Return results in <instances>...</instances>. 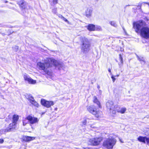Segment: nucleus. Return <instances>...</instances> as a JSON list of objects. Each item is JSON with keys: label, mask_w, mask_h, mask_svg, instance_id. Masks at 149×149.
I'll list each match as a JSON object with an SVG mask.
<instances>
[{"label": "nucleus", "mask_w": 149, "mask_h": 149, "mask_svg": "<svg viewBox=\"0 0 149 149\" xmlns=\"http://www.w3.org/2000/svg\"><path fill=\"white\" fill-rule=\"evenodd\" d=\"M52 65L58 67L60 69L59 67L61 65L58 61L52 58H46L37 64V68L40 70H43L46 74L48 73V69Z\"/></svg>", "instance_id": "nucleus-1"}, {"label": "nucleus", "mask_w": 149, "mask_h": 149, "mask_svg": "<svg viewBox=\"0 0 149 149\" xmlns=\"http://www.w3.org/2000/svg\"><path fill=\"white\" fill-rule=\"evenodd\" d=\"M146 23L144 21H139L133 24V27L136 32L140 31L141 36L146 39L149 38V28L145 27Z\"/></svg>", "instance_id": "nucleus-2"}, {"label": "nucleus", "mask_w": 149, "mask_h": 149, "mask_svg": "<svg viewBox=\"0 0 149 149\" xmlns=\"http://www.w3.org/2000/svg\"><path fill=\"white\" fill-rule=\"evenodd\" d=\"M90 47V43L88 40L85 38H82L81 45V51L84 53H87L89 51Z\"/></svg>", "instance_id": "nucleus-3"}, {"label": "nucleus", "mask_w": 149, "mask_h": 149, "mask_svg": "<svg viewBox=\"0 0 149 149\" xmlns=\"http://www.w3.org/2000/svg\"><path fill=\"white\" fill-rule=\"evenodd\" d=\"M116 140L114 137L110 136L103 143V146L108 149L113 148L115 144Z\"/></svg>", "instance_id": "nucleus-4"}, {"label": "nucleus", "mask_w": 149, "mask_h": 149, "mask_svg": "<svg viewBox=\"0 0 149 149\" xmlns=\"http://www.w3.org/2000/svg\"><path fill=\"white\" fill-rule=\"evenodd\" d=\"M87 110L90 113L95 115L97 118L100 117L102 113L101 111H97L95 106L93 105L88 107Z\"/></svg>", "instance_id": "nucleus-5"}, {"label": "nucleus", "mask_w": 149, "mask_h": 149, "mask_svg": "<svg viewBox=\"0 0 149 149\" xmlns=\"http://www.w3.org/2000/svg\"><path fill=\"white\" fill-rule=\"evenodd\" d=\"M102 140V139L101 137H96L90 139L88 142L90 143V145L95 146L99 145Z\"/></svg>", "instance_id": "nucleus-6"}, {"label": "nucleus", "mask_w": 149, "mask_h": 149, "mask_svg": "<svg viewBox=\"0 0 149 149\" xmlns=\"http://www.w3.org/2000/svg\"><path fill=\"white\" fill-rule=\"evenodd\" d=\"M106 105L108 109H109L110 111L112 110V113L113 114H116V109H114V106H113V103L112 101H109L106 103Z\"/></svg>", "instance_id": "nucleus-7"}, {"label": "nucleus", "mask_w": 149, "mask_h": 149, "mask_svg": "<svg viewBox=\"0 0 149 149\" xmlns=\"http://www.w3.org/2000/svg\"><path fill=\"white\" fill-rule=\"evenodd\" d=\"M41 103L42 105L47 108H49L54 104V103L53 101H47L44 99L41 100Z\"/></svg>", "instance_id": "nucleus-8"}, {"label": "nucleus", "mask_w": 149, "mask_h": 149, "mask_svg": "<svg viewBox=\"0 0 149 149\" xmlns=\"http://www.w3.org/2000/svg\"><path fill=\"white\" fill-rule=\"evenodd\" d=\"M26 118L31 124L37 123L39 121V119L37 118L32 117L30 115L26 117Z\"/></svg>", "instance_id": "nucleus-9"}, {"label": "nucleus", "mask_w": 149, "mask_h": 149, "mask_svg": "<svg viewBox=\"0 0 149 149\" xmlns=\"http://www.w3.org/2000/svg\"><path fill=\"white\" fill-rule=\"evenodd\" d=\"M24 80L27 81L29 83L34 84L36 82V81L33 79L26 74H24Z\"/></svg>", "instance_id": "nucleus-10"}, {"label": "nucleus", "mask_w": 149, "mask_h": 149, "mask_svg": "<svg viewBox=\"0 0 149 149\" xmlns=\"http://www.w3.org/2000/svg\"><path fill=\"white\" fill-rule=\"evenodd\" d=\"M114 109L115 111L117 112L120 113L122 114L124 113L126 111V108L125 107L121 108L120 109H118L119 108V106L118 105H116L114 106Z\"/></svg>", "instance_id": "nucleus-11"}, {"label": "nucleus", "mask_w": 149, "mask_h": 149, "mask_svg": "<svg viewBox=\"0 0 149 149\" xmlns=\"http://www.w3.org/2000/svg\"><path fill=\"white\" fill-rule=\"evenodd\" d=\"M92 8L91 7H89L87 8L86 11V15L87 17H91L92 15Z\"/></svg>", "instance_id": "nucleus-12"}, {"label": "nucleus", "mask_w": 149, "mask_h": 149, "mask_svg": "<svg viewBox=\"0 0 149 149\" xmlns=\"http://www.w3.org/2000/svg\"><path fill=\"white\" fill-rule=\"evenodd\" d=\"M23 140L25 141H30L35 139L34 137H31L27 136H25L23 137Z\"/></svg>", "instance_id": "nucleus-13"}, {"label": "nucleus", "mask_w": 149, "mask_h": 149, "mask_svg": "<svg viewBox=\"0 0 149 149\" xmlns=\"http://www.w3.org/2000/svg\"><path fill=\"white\" fill-rule=\"evenodd\" d=\"M87 27L88 30L90 31H94L95 30V25L93 24H89Z\"/></svg>", "instance_id": "nucleus-14"}, {"label": "nucleus", "mask_w": 149, "mask_h": 149, "mask_svg": "<svg viewBox=\"0 0 149 149\" xmlns=\"http://www.w3.org/2000/svg\"><path fill=\"white\" fill-rule=\"evenodd\" d=\"M93 102L94 103H96L98 105L99 108H101L102 106L100 105V103L99 101L97 99V97H94Z\"/></svg>", "instance_id": "nucleus-15"}, {"label": "nucleus", "mask_w": 149, "mask_h": 149, "mask_svg": "<svg viewBox=\"0 0 149 149\" xmlns=\"http://www.w3.org/2000/svg\"><path fill=\"white\" fill-rule=\"evenodd\" d=\"M146 137H143L139 136L138 138V140L141 142L146 143Z\"/></svg>", "instance_id": "nucleus-16"}, {"label": "nucleus", "mask_w": 149, "mask_h": 149, "mask_svg": "<svg viewBox=\"0 0 149 149\" xmlns=\"http://www.w3.org/2000/svg\"><path fill=\"white\" fill-rule=\"evenodd\" d=\"M19 119V116L18 115L15 114L13 117V121L17 123V122Z\"/></svg>", "instance_id": "nucleus-17"}, {"label": "nucleus", "mask_w": 149, "mask_h": 149, "mask_svg": "<svg viewBox=\"0 0 149 149\" xmlns=\"http://www.w3.org/2000/svg\"><path fill=\"white\" fill-rule=\"evenodd\" d=\"M16 123L13 121L12 123H10L9 125V128L11 130L15 129L16 127Z\"/></svg>", "instance_id": "nucleus-18"}, {"label": "nucleus", "mask_w": 149, "mask_h": 149, "mask_svg": "<svg viewBox=\"0 0 149 149\" xmlns=\"http://www.w3.org/2000/svg\"><path fill=\"white\" fill-rule=\"evenodd\" d=\"M18 3L19 6L23 9H25V7L24 5V0H20V1L18 2Z\"/></svg>", "instance_id": "nucleus-19"}, {"label": "nucleus", "mask_w": 149, "mask_h": 149, "mask_svg": "<svg viewBox=\"0 0 149 149\" xmlns=\"http://www.w3.org/2000/svg\"><path fill=\"white\" fill-rule=\"evenodd\" d=\"M26 97L30 101V102L34 100L33 97L30 94L27 95L26 96Z\"/></svg>", "instance_id": "nucleus-20"}, {"label": "nucleus", "mask_w": 149, "mask_h": 149, "mask_svg": "<svg viewBox=\"0 0 149 149\" xmlns=\"http://www.w3.org/2000/svg\"><path fill=\"white\" fill-rule=\"evenodd\" d=\"M30 103L32 104L36 107H38V103L34 100V99L33 100V101L31 102Z\"/></svg>", "instance_id": "nucleus-21"}, {"label": "nucleus", "mask_w": 149, "mask_h": 149, "mask_svg": "<svg viewBox=\"0 0 149 149\" xmlns=\"http://www.w3.org/2000/svg\"><path fill=\"white\" fill-rule=\"evenodd\" d=\"M58 16L60 18L63 19L65 22H68V21L66 18L64 17L62 15L60 14H59L58 15Z\"/></svg>", "instance_id": "nucleus-22"}, {"label": "nucleus", "mask_w": 149, "mask_h": 149, "mask_svg": "<svg viewBox=\"0 0 149 149\" xmlns=\"http://www.w3.org/2000/svg\"><path fill=\"white\" fill-rule=\"evenodd\" d=\"M90 119L88 118H85L83 121L82 123L83 125H85L87 122L89 123Z\"/></svg>", "instance_id": "nucleus-23"}, {"label": "nucleus", "mask_w": 149, "mask_h": 149, "mask_svg": "<svg viewBox=\"0 0 149 149\" xmlns=\"http://www.w3.org/2000/svg\"><path fill=\"white\" fill-rule=\"evenodd\" d=\"M110 23L112 26H114V27H116L117 26V24L115 22L113 21L110 22Z\"/></svg>", "instance_id": "nucleus-24"}, {"label": "nucleus", "mask_w": 149, "mask_h": 149, "mask_svg": "<svg viewBox=\"0 0 149 149\" xmlns=\"http://www.w3.org/2000/svg\"><path fill=\"white\" fill-rule=\"evenodd\" d=\"M27 119L26 118H25L24 119L23 121V125H25L27 124V123H28V121L27 120Z\"/></svg>", "instance_id": "nucleus-25"}, {"label": "nucleus", "mask_w": 149, "mask_h": 149, "mask_svg": "<svg viewBox=\"0 0 149 149\" xmlns=\"http://www.w3.org/2000/svg\"><path fill=\"white\" fill-rule=\"evenodd\" d=\"M102 30L101 27L99 26H96L95 27V30L96 31H101Z\"/></svg>", "instance_id": "nucleus-26"}, {"label": "nucleus", "mask_w": 149, "mask_h": 149, "mask_svg": "<svg viewBox=\"0 0 149 149\" xmlns=\"http://www.w3.org/2000/svg\"><path fill=\"white\" fill-rule=\"evenodd\" d=\"M119 59L120 60V62H121V63L122 64L123 63V58L122 57L121 55L120 54L119 55Z\"/></svg>", "instance_id": "nucleus-27"}, {"label": "nucleus", "mask_w": 149, "mask_h": 149, "mask_svg": "<svg viewBox=\"0 0 149 149\" xmlns=\"http://www.w3.org/2000/svg\"><path fill=\"white\" fill-rule=\"evenodd\" d=\"M18 49V46H15L13 48L14 50L15 51H17V50Z\"/></svg>", "instance_id": "nucleus-28"}, {"label": "nucleus", "mask_w": 149, "mask_h": 149, "mask_svg": "<svg viewBox=\"0 0 149 149\" xmlns=\"http://www.w3.org/2000/svg\"><path fill=\"white\" fill-rule=\"evenodd\" d=\"M111 78L112 79V81L113 82H114L115 80H116V78L113 77V76L112 75L111 77Z\"/></svg>", "instance_id": "nucleus-29"}, {"label": "nucleus", "mask_w": 149, "mask_h": 149, "mask_svg": "<svg viewBox=\"0 0 149 149\" xmlns=\"http://www.w3.org/2000/svg\"><path fill=\"white\" fill-rule=\"evenodd\" d=\"M146 141L148 144H149V138L146 137Z\"/></svg>", "instance_id": "nucleus-30"}, {"label": "nucleus", "mask_w": 149, "mask_h": 149, "mask_svg": "<svg viewBox=\"0 0 149 149\" xmlns=\"http://www.w3.org/2000/svg\"><path fill=\"white\" fill-rule=\"evenodd\" d=\"M58 0H53V2L54 4H56L57 3Z\"/></svg>", "instance_id": "nucleus-31"}, {"label": "nucleus", "mask_w": 149, "mask_h": 149, "mask_svg": "<svg viewBox=\"0 0 149 149\" xmlns=\"http://www.w3.org/2000/svg\"><path fill=\"white\" fill-rule=\"evenodd\" d=\"M146 131L147 132V134L149 135V128H147L146 129Z\"/></svg>", "instance_id": "nucleus-32"}, {"label": "nucleus", "mask_w": 149, "mask_h": 149, "mask_svg": "<svg viewBox=\"0 0 149 149\" xmlns=\"http://www.w3.org/2000/svg\"><path fill=\"white\" fill-rule=\"evenodd\" d=\"M4 142V140L2 139H0V143H2Z\"/></svg>", "instance_id": "nucleus-33"}, {"label": "nucleus", "mask_w": 149, "mask_h": 149, "mask_svg": "<svg viewBox=\"0 0 149 149\" xmlns=\"http://www.w3.org/2000/svg\"><path fill=\"white\" fill-rule=\"evenodd\" d=\"M88 127L89 128V127H91V128H94L95 127H94L92 125H88Z\"/></svg>", "instance_id": "nucleus-34"}, {"label": "nucleus", "mask_w": 149, "mask_h": 149, "mask_svg": "<svg viewBox=\"0 0 149 149\" xmlns=\"http://www.w3.org/2000/svg\"><path fill=\"white\" fill-rule=\"evenodd\" d=\"M120 141L122 143H123V142L122 141V139H119Z\"/></svg>", "instance_id": "nucleus-35"}, {"label": "nucleus", "mask_w": 149, "mask_h": 149, "mask_svg": "<svg viewBox=\"0 0 149 149\" xmlns=\"http://www.w3.org/2000/svg\"><path fill=\"white\" fill-rule=\"evenodd\" d=\"M108 71L111 74V70L110 69H108Z\"/></svg>", "instance_id": "nucleus-36"}, {"label": "nucleus", "mask_w": 149, "mask_h": 149, "mask_svg": "<svg viewBox=\"0 0 149 149\" xmlns=\"http://www.w3.org/2000/svg\"><path fill=\"white\" fill-rule=\"evenodd\" d=\"M53 12L54 13H56V10H55V11H54V10H53Z\"/></svg>", "instance_id": "nucleus-37"}, {"label": "nucleus", "mask_w": 149, "mask_h": 149, "mask_svg": "<svg viewBox=\"0 0 149 149\" xmlns=\"http://www.w3.org/2000/svg\"><path fill=\"white\" fill-rule=\"evenodd\" d=\"M7 2H8V1H4V3H7Z\"/></svg>", "instance_id": "nucleus-38"}, {"label": "nucleus", "mask_w": 149, "mask_h": 149, "mask_svg": "<svg viewBox=\"0 0 149 149\" xmlns=\"http://www.w3.org/2000/svg\"><path fill=\"white\" fill-rule=\"evenodd\" d=\"M76 149H79V148H76ZM82 149H85V148H83Z\"/></svg>", "instance_id": "nucleus-39"}, {"label": "nucleus", "mask_w": 149, "mask_h": 149, "mask_svg": "<svg viewBox=\"0 0 149 149\" xmlns=\"http://www.w3.org/2000/svg\"><path fill=\"white\" fill-rule=\"evenodd\" d=\"M97 88H98V89H99L100 86H97Z\"/></svg>", "instance_id": "nucleus-40"}, {"label": "nucleus", "mask_w": 149, "mask_h": 149, "mask_svg": "<svg viewBox=\"0 0 149 149\" xmlns=\"http://www.w3.org/2000/svg\"><path fill=\"white\" fill-rule=\"evenodd\" d=\"M139 59L140 61H141V60H140V59L139 58Z\"/></svg>", "instance_id": "nucleus-41"}, {"label": "nucleus", "mask_w": 149, "mask_h": 149, "mask_svg": "<svg viewBox=\"0 0 149 149\" xmlns=\"http://www.w3.org/2000/svg\"><path fill=\"white\" fill-rule=\"evenodd\" d=\"M119 76V75H117V76L118 77Z\"/></svg>", "instance_id": "nucleus-42"}, {"label": "nucleus", "mask_w": 149, "mask_h": 149, "mask_svg": "<svg viewBox=\"0 0 149 149\" xmlns=\"http://www.w3.org/2000/svg\"><path fill=\"white\" fill-rule=\"evenodd\" d=\"M142 62H143V63L144 62V61H142Z\"/></svg>", "instance_id": "nucleus-43"}]
</instances>
